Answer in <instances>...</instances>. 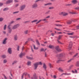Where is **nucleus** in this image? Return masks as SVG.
<instances>
[{"label":"nucleus","instance_id":"1","mask_svg":"<svg viewBox=\"0 0 79 79\" xmlns=\"http://www.w3.org/2000/svg\"><path fill=\"white\" fill-rule=\"evenodd\" d=\"M42 63L41 61L37 62L35 63L34 64V69L35 70L37 69V68L38 65H42Z\"/></svg>","mask_w":79,"mask_h":79},{"label":"nucleus","instance_id":"2","mask_svg":"<svg viewBox=\"0 0 79 79\" xmlns=\"http://www.w3.org/2000/svg\"><path fill=\"white\" fill-rule=\"evenodd\" d=\"M20 24H17L14 25L12 28V29L13 30H15V29H16L18 27H19Z\"/></svg>","mask_w":79,"mask_h":79},{"label":"nucleus","instance_id":"3","mask_svg":"<svg viewBox=\"0 0 79 79\" xmlns=\"http://www.w3.org/2000/svg\"><path fill=\"white\" fill-rule=\"evenodd\" d=\"M26 8V5L25 4L22 5L20 7V11H23Z\"/></svg>","mask_w":79,"mask_h":79},{"label":"nucleus","instance_id":"4","mask_svg":"<svg viewBox=\"0 0 79 79\" xmlns=\"http://www.w3.org/2000/svg\"><path fill=\"white\" fill-rule=\"evenodd\" d=\"M38 6V5H37V4L36 3H34L32 6V8H33L34 9H35L36 8H37Z\"/></svg>","mask_w":79,"mask_h":79},{"label":"nucleus","instance_id":"5","mask_svg":"<svg viewBox=\"0 0 79 79\" xmlns=\"http://www.w3.org/2000/svg\"><path fill=\"white\" fill-rule=\"evenodd\" d=\"M59 15H63V16H66L67 15H68V13H66L64 12H60Z\"/></svg>","mask_w":79,"mask_h":79},{"label":"nucleus","instance_id":"6","mask_svg":"<svg viewBox=\"0 0 79 79\" xmlns=\"http://www.w3.org/2000/svg\"><path fill=\"white\" fill-rule=\"evenodd\" d=\"M7 52L9 54H11L12 53V48H9Z\"/></svg>","mask_w":79,"mask_h":79},{"label":"nucleus","instance_id":"7","mask_svg":"<svg viewBox=\"0 0 79 79\" xmlns=\"http://www.w3.org/2000/svg\"><path fill=\"white\" fill-rule=\"evenodd\" d=\"M8 40V38H5L3 40L2 44H6V40Z\"/></svg>","mask_w":79,"mask_h":79},{"label":"nucleus","instance_id":"8","mask_svg":"<svg viewBox=\"0 0 79 79\" xmlns=\"http://www.w3.org/2000/svg\"><path fill=\"white\" fill-rule=\"evenodd\" d=\"M8 32L9 33H11V31H12V30L11 29V27H10V25H9L8 26Z\"/></svg>","mask_w":79,"mask_h":79},{"label":"nucleus","instance_id":"9","mask_svg":"<svg viewBox=\"0 0 79 79\" xmlns=\"http://www.w3.org/2000/svg\"><path fill=\"white\" fill-rule=\"evenodd\" d=\"M72 2L73 4H77L78 3V1L77 0H73L72 1Z\"/></svg>","mask_w":79,"mask_h":79},{"label":"nucleus","instance_id":"10","mask_svg":"<svg viewBox=\"0 0 79 79\" xmlns=\"http://www.w3.org/2000/svg\"><path fill=\"white\" fill-rule=\"evenodd\" d=\"M56 49L58 52H61V49L59 48V46H58L56 47Z\"/></svg>","mask_w":79,"mask_h":79},{"label":"nucleus","instance_id":"11","mask_svg":"<svg viewBox=\"0 0 79 79\" xmlns=\"http://www.w3.org/2000/svg\"><path fill=\"white\" fill-rule=\"evenodd\" d=\"M26 58H27V59H28L29 60H34V58L32 57H29L28 56H26Z\"/></svg>","mask_w":79,"mask_h":79},{"label":"nucleus","instance_id":"12","mask_svg":"<svg viewBox=\"0 0 79 79\" xmlns=\"http://www.w3.org/2000/svg\"><path fill=\"white\" fill-rule=\"evenodd\" d=\"M12 2H13V0H8L6 2V3L7 4H8V3H12Z\"/></svg>","mask_w":79,"mask_h":79},{"label":"nucleus","instance_id":"13","mask_svg":"<svg viewBox=\"0 0 79 79\" xmlns=\"http://www.w3.org/2000/svg\"><path fill=\"white\" fill-rule=\"evenodd\" d=\"M23 55H24V54L21 52L20 54H19V56L20 58H22Z\"/></svg>","mask_w":79,"mask_h":79},{"label":"nucleus","instance_id":"14","mask_svg":"<svg viewBox=\"0 0 79 79\" xmlns=\"http://www.w3.org/2000/svg\"><path fill=\"white\" fill-rule=\"evenodd\" d=\"M43 68L45 69H47V65H46V64L45 63H44L43 64Z\"/></svg>","mask_w":79,"mask_h":79},{"label":"nucleus","instance_id":"15","mask_svg":"<svg viewBox=\"0 0 79 79\" xmlns=\"http://www.w3.org/2000/svg\"><path fill=\"white\" fill-rule=\"evenodd\" d=\"M14 40L16 41L18 40V36L16 35H15L14 36Z\"/></svg>","mask_w":79,"mask_h":79},{"label":"nucleus","instance_id":"16","mask_svg":"<svg viewBox=\"0 0 79 79\" xmlns=\"http://www.w3.org/2000/svg\"><path fill=\"white\" fill-rule=\"evenodd\" d=\"M63 74H64V75H66L67 76H69L71 75V73H63L61 74V75H63Z\"/></svg>","mask_w":79,"mask_h":79},{"label":"nucleus","instance_id":"17","mask_svg":"<svg viewBox=\"0 0 79 79\" xmlns=\"http://www.w3.org/2000/svg\"><path fill=\"white\" fill-rule=\"evenodd\" d=\"M54 25L55 26H56L57 27H61V26H62V25H61L59 24H55Z\"/></svg>","mask_w":79,"mask_h":79},{"label":"nucleus","instance_id":"18","mask_svg":"<svg viewBox=\"0 0 79 79\" xmlns=\"http://www.w3.org/2000/svg\"><path fill=\"white\" fill-rule=\"evenodd\" d=\"M49 47L50 48H55V46L52 45H49Z\"/></svg>","mask_w":79,"mask_h":79},{"label":"nucleus","instance_id":"19","mask_svg":"<svg viewBox=\"0 0 79 79\" xmlns=\"http://www.w3.org/2000/svg\"><path fill=\"white\" fill-rule=\"evenodd\" d=\"M58 70H59V71H60V72H63V70L62 68H61L60 67L59 68V69H58Z\"/></svg>","mask_w":79,"mask_h":79},{"label":"nucleus","instance_id":"20","mask_svg":"<svg viewBox=\"0 0 79 79\" xmlns=\"http://www.w3.org/2000/svg\"><path fill=\"white\" fill-rule=\"evenodd\" d=\"M76 66H77V67H78L79 66V62L77 61L76 62V64H75Z\"/></svg>","mask_w":79,"mask_h":79},{"label":"nucleus","instance_id":"21","mask_svg":"<svg viewBox=\"0 0 79 79\" xmlns=\"http://www.w3.org/2000/svg\"><path fill=\"white\" fill-rule=\"evenodd\" d=\"M69 13L70 14H72V15H74V14H76V12H74V11H70L69 12Z\"/></svg>","mask_w":79,"mask_h":79},{"label":"nucleus","instance_id":"22","mask_svg":"<svg viewBox=\"0 0 79 79\" xmlns=\"http://www.w3.org/2000/svg\"><path fill=\"white\" fill-rule=\"evenodd\" d=\"M23 75H25V76H26V75H27L29 77H30V76H29V74H27V73H23Z\"/></svg>","mask_w":79,"mask_h":79},{"label":"nucleus","instance_id":"23","mask_svg":"<svg viewBox=\"0 0 79 79\" xmlns=\"http://www.w3.org/2000/svg\"><path fill=\"white\" fill-rule=\"evenodd\" d=\"M74 34V32H72L71 33H67V35H73Z\"/></svg>","mask_w":79,"mask_h":79},{"label":"nucleus","instance_id":"24","mask_svg":"<svg viewBox=\"0 0 79 79\" xmlns=\"http://www.w3.org/2000/svg\"><path fill=\"white\" fill-rule=\"evenodd\" d=\"M7 63V60L6 59H4L3 60V63L5 64Z\"/></svg>","mask_w":79,"mask_h":79},{"label":"nucleus","instance_id":"25","mask_svg":"<svg viewBox=\"0 0 79 79\" xmlns=\"http://www.w3.org/2000/svg\"><path fill=\"white\" fill-rule=\"evenodd\" d=\"M33 47H34V49H35V50H38V47H35V45L34 44L33 45Z\"/></svg>","mask_w":79,"mask_h":79},{"label":"nucleus","instance_id":"26","mask_svg":"<svg viewBox=\"0 0 79 79\" xmlns=\"http://www.w3.org/2000/svg\"><path fill=\"white\" fill-rule=\"evenodd\" d=\"M72 42H70V44H69V50H70L71 49V47H70V45H72Z\"/></svg>","mask_w":79,"mask_h":79},{"label":"nucleus","instance_id":"27","mask_svg":"<svg viewBox=\"0 0 79 79\" xmlns=\"http://www.w3.org/2000/svg\"><path fill=\"white\" fill-rule=\"evenodd\" d=\"M49 66L50 68H53V65L51 64H49Z\"/></svg>","mask_w":79,"mask_h":79},{"label":"nucleus","instance_id":"28","mask_svg":"<svg viewBox=\"0 0 79 79\" xmlns=\"http://www.w3.org/2000/svg\"><path fill=\"white\" fill-rule=\"evenodd\" d=\"M74 67V65L73 64H72L70 65V66L69 67V69H71L72 68H73Z\"/></svg>","mask_w":79,"mask_h":79},{"label":"nucleus","instance_id":"29","mask_svg":"<svg viewBox=\"0 0 79 79\" xmlns=\"http://www.w3.org/2000/svg\"><path fill=\"white\" fill-rule=\"evenodd\" d=\"M2 58H6V56L5 55H2Z\"/></svg>","mask_w":79,"mask_h":79},{"label":"nucleus","instance_id":"30","mask_svg":"<svg viewBox=\"0 0 79 79\" xmlns=\"http://www.w3.org/2000/svg\"><path fill=\"white\" fill-rule=\"evenodd\" d=\"M9 10V8H8L7 7L4 8L3 10V11H6L7 10Z\"/></svg>","mask_w":79,"mask_h":79},{"label":"nucleus","instance_id":"31","mask_svg":"<svg viewBox=\"0 0 79 79\" xmlns=\"http://www.w3.org/2000/svg\"><path fill=\"white\" fill-rule=\"evenodd\" d=\"M31 61H28L27 62V65H31Z\"/></svg>","mask_w":79,"mask_h":79},{"label":"nucleus","instance_id":"32","mask_svg":"<svg viewBox=\"0 0 79 79\" xmlns=\"http://www.w3.org/2000/svg\"><path fill=\"white\" fill-rule=\"evenodd\" d=\"M49 10H53V9H54V7H49Z\"/></svg>","mask_w":79,"mask_h":79},{"label":"nucleus","instance_id":"33","mask_svg":"<svg viewBox=\"0 0 79 79\" xmlns=\"http://www.w3.org/2000/svg\"><path fill=\"white\" fill-rule=\"evenodd\" d=\"M58 43H59V44H62V45H63L64 44V43H61V42L59 40H57Z\"/></svg>","mask_w":79,"mask_h":79},{"label":"nucleus","instance_id":"34","mask_svg":"<svg viewBox=\"0 0 79 79\" xmlns=\"http://www.w3.org/2000/svg\"><path fill=\"white\" fill-rule=\"evenodd\" d=\"M28 30H26L24 31V33L25 34H27L28 33Z\"/></svg>","mask_w":79,"mask_h":79},{"label":"nucleus","instance_id":"35","mask_svg":"<svg viewBox=\"0 0 79 79\" xmlns=\"http://www.w3.org/2000/svg\"><path fill=\"white\" fill-rule=\"evenodd\" d=\"M36 42L37 45H40V43H39V41H38V40H36Z\"/></svg>","mask_w":79,"mask_h":79},{"label":"nucleus","instance_id":"36","mask_svg":"<svg viewBox=\"0 0 79 79\" xmlns=\"http://www.w3.org/2000/svg\"><path fill=\"white\" fill-rule=\"evenodd\" d=\"M17 62H18V61L16 60H15L13 62L12 64L13 65L14 64H15V63H17Z\"/></svg>","mask_w":79,"mask_h":79},{"label":"nucleus","instance_id":"37","mask_svg":"<svg viewBox=\"0 0 79 79\" xmlns=\"http://www.w3.org/2000/svg\"><path fill=\"white\" fill-rule=\"evenodd\" d=\"M38 21L37 19L31 22V23H35V22H37Z\"/></svg>","mask_w":79,"mask_h":79},{"label":"nucleus","instance_id":"38","mask_svg":"<svg viewBox=\"0 0 79 79\" xmlns=\"http://www.w3.org/2000/svg\"><path fill=\"white\" fill-rule=\"evenodd\" d=\"M59 59H60V58H58V60H57V63H59L60 61H61V60Z\"/></svg>","mask_w":79,"mask_h":79},{"label":"nucleus","instance_id":"39","mask_svg":"<svg viewBox=\"0 0 79 79\" xmlns=\"http://www.w3.org/2000/svg\"><path fill=\"white\" fill-rule=\"evenodd\" d=\"M3 19H4L2 18H0V21L1 22H2V21H3Z\"/></svg>","mask_w":79,"mask_h":79},{"label":"nucleus","instance_id":"40","mask_svg":"<svg viewBox=\"0 0 79 79\" xmlns=\"http://www.w3.org/2000/svg\"><path fill=\"white\" fill-rule=\"evenodd\" d=\"M73 60V59H71L69 60L68 61V63H69V62H71V61H72V60Z\"/></svg>","mask_w":79,"mask_h":79},{"label":"nucleus","instance_id":"41","mask_svg":"<svg viewBox=\"0 0 79 79\" xmlns=\"http://www.w3.org/2000/svg\"><path fill=\"white\" fill-rule=\"evenodd\" d=\"M78 53H76V54H75V55L73 56V57L74 58V57H76V56H77V55H78Z\"/></svg>","mask_w":79,"mask_h":79},{"label":"nucleus","instance_id":"42","mask_svg":"<svg viewBox=\"0 0 79 79\" xmlns=\"http://www.w3.org/2000/svg\"><path fill=\"white\" fill-rule=\"evenodd\" d=\"M6 25H5L4 26V30H6Z\"/></svg>","mask_w":79,"mask_h":79},{"label":"nucleus","instance_id":"43","mask_svg":"<svg viewBox=\"0 0 79 79\" xmlns=\"http://www.w3.org/2000/svg\"><path fill=\"white\" fill-rule=\"evenodd\" d=\"M19 11L14 12L13 13V14H16V13H19Z\"/></svg>","mask_w":79,"mask_h":79},{"label":"nucleus","instance_id":"44","mask_svg":"<svg viewBox=\"0 0 79 79\" xmlns=\"http://www.w3.org/2000/svg\"><path fill=\"white\" fill-rule=\"evenodd\" d=\"M42 20H39L38 22H37L36 23V24H38V23H40L41 21Z\"/></svg>","mask_w":79,"mask_h":79},{"label":"nucleus","instance_id":"45","mask_svg":"<svg viewBox=\"0 0 79 79\" xmlns=\"http://www.w3.org/2000/svg\"><path fill=\"white\" fill-rule=\"evenodd\" d=\"M48 3V5H52V2H49Z\"/></svg>","mask_w":79,"mask_h":79},{"label":"nucleus","instance_id":"46","mask_svg":"<svg viewBox=\"0 0 79 79\" xmlns=\"http://www.w3.org/2000/svg\"><path fill=\"white\" fill-rule=\"evenodd\" d=\"M21 19V18H17L16 19V21H19Z\"/></svg>","mask_w":79,"mask_h":79},{"label":"nucleus","instance_id":"47","mask_svg":"<svg viewBox=\"0 0 79 79\" xmlns=\"http://www.w3.org/2000/svg\"><path fill=\"white\" fill-rule=\"evenodd\" d=\"M49 13H50V11H48L45 13V15H48Z\"/></svg>","mask_w":79,"mask_h":79},{"label":"nucleus","instance_id":"48","mask_svg":"<svg viewBox=\"0 0 79 79\" xmlns=\"http://www.w3.org/2000/svg\"><path fill=\"white\" fill-rule=\"evenodd\" d=\"M14 23H15V21H12L10 22V24H13Z\"/></svg>","mask_w":79,"mask_h":79},{"label":"nucleus","instance_id":"49","mask_svg":"<svg viewBox=\"0 0 79 79\" xmlns=\"http://www.w3.org/2000/svg\"><path fill=\"white\" fill-rule=\"evenodd\" d=\"M47 19H44L42 20V21H47Z\"/></svg>","mask_w":79,"mask_h":79},{"label":"nucleus","instance_id":"50","mask_svg":"<svg viewBox=\"0 0 79 79\" xmlns=\"http://www.w3.org/2000/svg\"><path fill=\"white\" fill-rule=\"evenodd\" d=\"M61 36L59 35L58 37V40H60V39H61Z\"/></svg>","mask_w":79,"mask_h":79},{"label":"nucleus","instance_id":"51","mask_svg":"<svg viewBox=\"0 0 79 79\" xmlns=\"http://www.w3.org/2000/svg\"><path fill=\"white\" fill-rule=\"evenodd\" d=\"M53 78H54V79H56V76L55 75H54Z\"/></svg>","mask_w":79,"mask_h":79},{"label":"nucleus","instance_id":"52","mask_svg":"<svg viewBox=\"0 0 79 79\" xmlns=\"http://www.w3.org/2000/svg\"><path fill=\"white\" fill-rule=\"evenodd\" d=\"M75 9V10H79V7H77Z\"/></svg>","mask_w":79,"mask_h":79},{"label":"nucleus","instance_id":"53","mask_svg":"<svg viewBox=\"0 0 79 79\" xmlns=\"http://www.w3.org/2000/svg\"><path fill=\"white\" fill-rule=\"evenodd\" d=\"M40 51H41V52H42V51H44V48H41L40 49Z\"/></svg>","mask_w":79,"mask_h":79},{"label":"nucleus","instance_id":"54","mask_svg":"<svg viewBox=\"0 0 79 79\" xmlns=\"http://www.w3.org/2000/svg\"><path fill=\"white\" fill-rule=\"evenodd\" d=\"M48 32H53V31L52 30H49L48 31Z\"/></svg>","mask_w":79,"mask_h":79},{"label":"nucleus","instance_id":"55","mask_svg":"<svg viewBox=\"0 0 79 79\" xmlns=\"http://www.w3.org/2000/svg\"><path fill=\"white\" fill-rule=\"evenodd\" d=\"M62 56H63V54H60V57H62Z\"/></svg>","mask_w":79,"mask_h":79},{"label":"nucleus","instance_id":"56","mask_svg":"<svg viewBox=\"0 0 79 79\" xmlns=\"http://www.w3.org/2000/svg\"><path fill=\"white\" fill-rule=\"evenodd\" d=\"M19 6V4H16L15 5V7H17V6Z\"/></svg>","mask_w":79,"mask_h":79},{"label":"nucleus","instance_id":"57","mask_svg":"<svg viewBox=\"0 0 79 79\" xmlns=\"http://www.w3.org/2000/svg\"><path fill=\"white\" fill-rule=\"evenodd\" d=\"M17 50L19 51V46H18L17 48Z\"/></svg>","mask_w":79,"mask_h":79},{"label":"nucleus","instance_id":"58","mask_svg":"<svg viewBox=\"0 0 79 79\" xmlns=\"http://www.w3.org/2000/svg\"><path fill=\"white\" fill-rule=\"evenodd\" d=\"M71 23V22H67V23L69 24Z\"/></svg>","mask_w":79,"mask_h":79},{"label":"nucleus","instance_id":"59","mask_svg":"<svg viewBox=\"0 0 79 79\" xmlns=\"http://www.w3.org/2000/svg\"><path fill=\"white\" fill-rule=\"evenodd\" d=\"M3 34H6V32L5 31H3Z\"/></svg>","mask_w":79,"mask_h":79},{"label":"nucleus","instance_id":"60","mask_svg":"<svg viewBox=\"0 0 79 79\" xmlns=\"http://www.w3.org/2000/svg\"><path fill=\"white\" fill-rule=\"evenodd\" d=\"M3 5V3H0V6H2V5Z\"/></svg>","mask_w":79,"mask_h":79},{"label":"nucleus","instance_id":"61","mask_svg":"<svg viewBox=\"0 0 79 79\" xmlns=\"http://www.w3.org/2000/svg\"><path fill=\"white\" fill-rule=\"evenodd\" d=\"M51 35H52V36H54V33H51Z\"/></svg>","mask_w":79,"mask_h":79},{"label":"nucleus","instance_id":"62","mask_svg":"<svg viewBox=\"0 0 79 79\" xmlns=\"http://www.w3.org/2000/svg\"><path fill=\"white\" fill-rule=\"evenodd\" d=\"M77 29H79V26L77 27Z\"/></svg>","mask_w":79,"mask_h":79},{"label":"nucleus","instance_id":"63","mask_svg":"<svg viewBox=\"0 0 79 79\" xmlns=\"http://www.w3.org/2000/svg\"><path fill=\"white\" fill-rule=\"evenodd\" d=\"M34 79H38V78L37 77H35Z\"/></svg>","mask_w":79,"mask_h":79},{"label":"nucleus","instance_id":"64","mask_svg":"<svg viewBox=\"0 0 79 79\" xmlns=\"http://www.w3.org/2000/svg\"><path fill=\"white\" fill-rule=\"evenodd\" d=\"M4 76L5 79H7V78L6 77V76H5V75H4Z\"/></svg>","mask_w":79,"mask_h":79}]
</instances>
